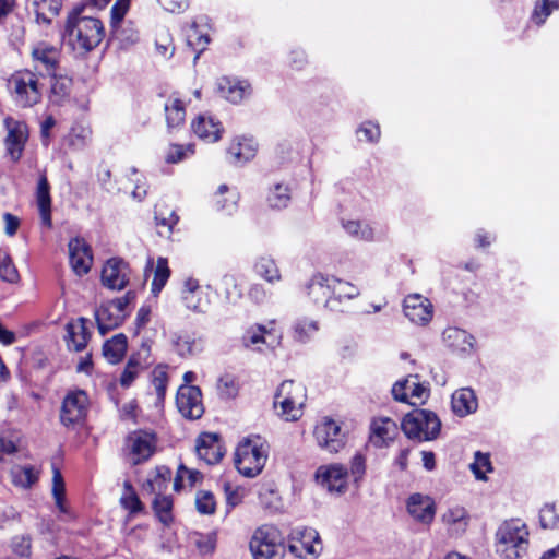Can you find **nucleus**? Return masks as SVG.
Returning <instances> with one entry per match:
<instances>
[{
	"label": "nucleus",
	"instance_id": "1",
	"mask_svg": "<svg viewBox=\"0 0 559 559\" xmlns=\"http://www.w3.org/2000/svg\"><path fill=\"white\" fill-rule=\"evenodd\" d=\"M307 297L330 311H342L344 306L360 295L352 282L331 274L314 273L305 285Z\"/></svg>",
	"mask_w": 559,
	"mask_h": 559
},
{
	"label": "nucleus",
	"instance_id": "2",
	"mask_svg": "<svg viewBox=\"0 0 559 559\" xmlns=\"http://www.w3.org/2000/svg\"><path fill=\"white\" fill-rule=\"evenodd\" d=\"M269 444L259 435L242 439L235 452V466L239 474L247 478L260 475L269 457Z\"/></svg>",
	"mask_w": 559,
	"mask_h": 559
},
{
	"label": "nucleus",
	"instance_id": "3",
	"mask_svg": "<svg viewBox=\"0 0 559 559\" xmlns=\"http://www.w3.org/2000/svg\"><path fill=\"white\" fill-rule=\"evenodd\" d=\"M66 36L73 50L87 52L100 44L105 29L96 17L72 15L67 21Z\"/></svg>",
	"mask_w": 559,
	"mask_h": 559
},
{
	"label": "nucleus",
	"instance_id": "4",
	"mask_svg": "<svg viewBox=\"0 0 559 559\" xmlns=\"http://www.w3.org/2000/svg\"><path fill=\"white\" fill-rule=\"evenodd\" d=\"M528 547V530L520 519L504 521L496 532V551L502 559H520Z\"/></svg>",
	"mask_w": 559,
	"mask_h": 559
},
{
	"label": "nucleus",
	"instance_id": "5",
	"mask_svg": "<svg viewBox=\"0 0 559 559\" xmlns=\"http://www.w3.org/2000/svg\"><path fill=\"white\" fill-rule=\"evenodd\" d=\"M306 388L294 380H284L274 394V408L285 421H297L304 415Z\"/></svg>",
	"mask_w": 559,
	"mask_h": 559
},
{
	"label": "nucleus",
	"instance_id": "6",
	"mask_svg": "<svg viewBox=\"0 0 559 559\" xmlns=\"http://www.w3.org/2000/svg\"><path fill=\"white\" fill-rule=\"evenodd\" d=\"M401 428L408 439L427 442L440 435L441 420L431 411L415 409L403 418Z\"/></svg>",
	"mask_w": 559,
	"mask_h": 559
},
{
	"label": "nucleus",
	"instance_id": "7",
	"mask_svg": "<svg viewBox=\"0 0 559 559\" xmlns=\"http://www.w3.org/2000/svg\"><path fill=\"white\" fill-rule=\"evenodd\" d=\"M9 84L19 106L32 107L41 100L44 84L39 74L28 69L19 70L11 75Z\"/></svg>",
	"mask_w": 559,
	"mask_h": 559
},
{
	"label": "nucleus",
	"instance_id": "8",
	"mask_svg": "<svg viewBox=\"0 0 559 559\" xmlns=\"http://www.w3.org/2000/svg\"><path fill=\"white\" fill-rule=\"evenodd\" d=\"M253 559H283L285 549L278 531L270 525L258 527L249 542Z\"/></svg>",
	"mask_w": 559,
	"mask_h": 559
},
{
	"label": "nucleus",
	"instance_id": "9",
	"mask_svg": "<svg viewBox=\"0 0 559 559\" xmlns=\"http://www.w3.org/2000/svg\"><path fill=\"white\" fill-rule=\"evenodd\" d=\"M157 437L147 430H134L128 435L124 442V456L133 465L147 461L155 452Z\"/></svg>",
	"mask_w": 559,
	"mask_h": 559
},
{
	"label": "nucleus",
	"instance_id": "10",
	"mask_svg": "<svg viewBox=\"0 0 559 559\" xmlns=\"http://www.w3.org/2000/svg\"><path fill=\"white\" fill-rule=\"evenodd\" d=\"M90 400L83 390L67 393L60 409V421L68 429H74L84 424L88 413Z\"/></svg>",
	"mask_w": 559,
	"mask_h": 559
},
{
	"label": "nucleus",
	"instance_id": "11",
	"mask_svg": "<svg viewBox=\"0 0 559 559\" xmlns=\"http://www.w3.org/2000/svg\"><path fill=\"white\" fill-rule=\"evenodd\" d=\"M322 549L320 535L314 528H297L289 536L288 550L296 558L318 559Z\"/></svg>",
	"mask_w": 559,
	"mask_h": 559
},
{
	"label": "nucleus",
	"instance_id": "12",
	"mask_svg": "<svg viewBox=\"0 0 559 559\" xmlns=\"http://www.w3.org/2000/svg\"><path fill=\"white\" fill-rule=\"evenodd\" d=\"M313 438L320 449L331 454L341 452L346 444V437L342 432L341 425L329 416L316 424Z\"/></svg>",
	"mask_w": 559,
	"mask_h": 559
},
{
	"label": "nucleus",
	"instance_id": "13",
	"mask_svg": "<svg viewBox=\"0 0 559 559\" xmlns=\"http://www.w3.org/2000/svg\"><path fill=\"white\" fill-rule=\"evenodd\" d=\"M281 340V332L277 329L275 319L265 323L250 325L242 334L241 342L246 348L262 350L264 346L270 347Z\"/></svg>",
	"mask_w": 559,
	"mask_h": 559
},
{
	"label": "nucleus",
	"instance_id": "14",
	"mask_svg": "<svg viewBox=\"0 0 559 559\" xmlns=\"http://www.w3.org/2000/svg\"><path fill=\"white\" fill-rule=\"evenodd\" d=\"M319 486L332 495H344L348 488V469L341 463L321 465L314 473Z\"/></svg>",
	"mask_w": 559,
	"mask_h": 559
},
{
	"label": "nucleus",
	"instance_id": "15",
	"mask_svg": "<svg viewBox=\"0 0 559 559\" xmlns=\"http://www.w3.org/2000/svg\"><path fill=\"white\" fill-rule=\"evenodd\" d=\"M127 297H119L102 304L95 311V320L100 334L118 328L127 317Z\"/></svg>",
	"mask_w": 559,
	"mask_h": 559
},
{
	"label": "nucleus",
	"instance_id": "16",
	"mask_svg": "<svg viewBox=\"0 0 559 559\" xmlns=\"http://www.w3.org/2000/svg\"><path fill=\"white\" fill-rule=\"evenodd\" d=\"M392 395L396 401L416 405L428 399L429 388L417 376H408L393 384Z\"/></svg>",
	"mask_w": 559,
	"mask_h": 559
},
{
	"label": "nucleus",
	"instance_id": "17",
	"mask_svg": "<svg viewBox=\"0 0 559 559\" xmlns=\"http://www.w3.org/2000/svg\"><path fill=\"white\" fill-rule=\"evenodd\" d=\"M129 264L120 258H110L103 265L100 282L111 290H122L130 280Z\"/></svg>",
	"mask_w": 559,
	"mask_h": 559
},
{
	"label": "nucleus",
	"instance_id": "18",
	"mask_svg": "<svg viewBox=\"0 0 559 559\" xmlns=\"http://www.w3.org/2000/svg\"><path fill=\"white\" fill-rule=\"evenodd\" d=\"M176 405L179 413L187 419H199L204 413L201 390L194 385L179 386Z\"/></svg>",
	"mask_w": 559,
	"mask_h": 559
},
{
	"label": "nucleus",
	"instance_id": "19",
	"mask_svg": "<svg viewBox=\"0 0 559 559\" xmlns=\"http://www.w3.org/2000/svg\"><path fill=\"white\" fill-rule=\"evenodd\" d=\"M7 136L4 140L5 148L12 160L16 162L22 157L25 144L28 139V128L24 121L12 117L4 119Z\"/></svg>",
	"mask_w": 559,
	"mask_h": 559
},
{
	"label": "nucleus",
	"instance_id": "20",
	"mask_svg": "<svg viewBox=\"0 0 559 559\" xmlns=\"http://www.w3.org/2000/svg\"><path fill=\"white\" fill-rule=\"evenodd\" d=\"M403 311L405 317L416 325H426L433 317L431 301L417 293L409 294L404 298Z\"/></svg>",
	"mask_w": 559,
	"mask_h": 559
},
{
	"label": "nucleus",
	"instance_id": "21",
	"mask_svg": "<svg viewBox=\"0 0 559 559\" xmlns=\"http://www.w3.org/2000/svg\"><path fill=\"white\" fill-rule=\"evenodd\" d=\"M399 435L396 423L389 417L374 418L370 424L369 441L377 448H388Z\"/></svg>",
	"mask_w": 559,
	"mask_h": 559
},
{
	"label": "nucleus",
	"instance_id": "22",
	"mask_svg": "<svg viewBox=\"0 0 559 559\" xmlns=\"http://www.w3.org/2000/svg\"><path fill=\"white\" fill-rule=\"evenodd\" d=\"M409 516L423 524H430L436 515V504L431 497L419 492L412 493L406 500Z\"/></svg>",
	"mask_w": 559,
	"mask_h": 559
},
{
	"label": "nucleus",
	"instance_id": "23",
	"mask_svg": "<svg viewBox=\"0 0 559 559\" xmlns=\"http://www.w3.org/2000/svg\"><path fill=\"white\" fill-rule=\"evenodd\" d=\"M195 452L205 464H217L224 455V448L218 435L213 432L201 433L195 442Z\"/></svg>",
	"mask_w": 559,
	"mask_h": 559
},
{
	"label": "nucleus",
	"instance_id": "24",
	"mask_svg": "<svg viewBox=\"0 0 559 559\" xmlns=\"http://www.w3.org/2000/svg\"><path fill=\"white\" fill-rule=\"evenodd\" d=\"M69 259L73 271L78 275L86 274L92 266L93 255L90 246L83 238H73L69 241Z\"/></svg>",
	"mask_w": 559,
	"mask_h": 559
},
{
	"label": "nucleus",
	"instance_id": "25",
	"mask_svg": "<svg viewBox=\"0 0 559 559\" xmlns=\"http://www.w3.org/2000/svg\"><path fill=\"white\" fill-rule=\"evenodd\" d=\"M181 299L185 306L192 311H205L210 305L207 294L201 287L198 280L188 277L183 282Z\"/></svg>",
	"mask_w": 559,
	"mask_h": 559
},
{
	"label": "nucleus",
	"instance_id": "26",
	"mask_svg": "<svg viewBox=\"0 0 559 559\" xmlns=\"http://www.w3.org/2000/svg\"><path fill=\"white\" fill-rule=\"evenodd\" d=\"M191 130L200 140L207 143L217 142L224 132L221 121L205 114L192 119Z\"/></svg>",
	"mask_w": 559,
	"mask_h": 559
},
{
	"label": "nucleus",
	"instance_id": "27",
	"mask_svg": "<svg viewBox=\"0 0 559 559\" xmlns=\"http://www.w3.org/2000/svg\"><path fill=\"white\" fill-rule=\"evenodd\" d=\"M88 323L90 321L83 317L71 320L67 323L66 342L69 349L74 352H82L85 349L91 337Z\"/></svg>",
	"mask_w": 559,
	"mask_h": 559
},
{
	"label": "nucleus",
	"instance_id": "28",
	"mask_svg": "<svg viewBox=\"0 0 559 559\" xmlns=\"http://www.w3.org/2000/svg\"><path fill=\"white\" fill-rule=\"evenodd\" d=\"M216 87L223 98L234 104L240 103L251 93L250 84L247 81L230 76L217 79Z\"/></svg>",
	"mask_w": 559,
	"mask_h": 559
},
{
	"label": "nucleus",
	"instance_id": "29",
	"mask_svg": "<svg viewBox=\"0 0 559 559\" xmlns=\"http://www.w3.org/2000/svg\"><path fill=\"white\" fill-rule=\"evenodd\" d=\"M35 201L40 224L50 229L52 227L50 187L44 174L40 175L37 182Z\"/></svg>",
	"mask_w": 559,
	"mask_h": 559
},
{
	"label": "nucleus",
	"instance_id": "30",
	"mask_svg": "<svg viewBox=\"0 0 559 559\" xmlns=\"http://www.w3.org/2000/svg\"><path fill=\"white\" fill-rule=\"evenodd\" d=\"M442 340L444 345L455 353L469 354L474 349L473 335L456 326H448L442 333Z\"/></svg>",
	"mask_w": 559,
	"mask_h": 559
},
{
	"label": "nucleus",
	"instance_id": "31",
	"mask_svg": "<svg viewBox=\"0 0 559 559\" xmlns=\"http://www.w3.org/2000/svg\"><path fill=\"white\" fill-rule=\"evenodd\" d=\"M257 152L258 144L249 136H236L227 148V154L235 164H243L251 160Z\"/></svg>",
	"mask_w": 559,
	"mask_h": 559
},
{
	"label": "nucleus",
	"instance_id": "32",
	"mask_svg": "<svg viewBox=\"0 0 559 559\" xmlns=\"http://www.w3.org/2000/svg\"><path fill=\"white\" fill-rule=\"evenodd\" d=\"M478 408V401L475 392L469 388H461L451 396V409L459 417H466L474 414Z\"/></svg>",
	"mask_w": 559,
	"mask_h": 559
},
{
	"label": "nucleus",
	"instance_id": "33",
	"mask_svg": "<svg viewBox=\"0 0 559 559\" xmlns=\"http://www.w3.org/2000/svg\"><path fill=\"white\" fill-rule=\"evenodd\" d=\"M51 495L59 513L63 515L66 520H74L75 515L67 502L66 484L62 474L55 465L52 466Z\"/></svg>",
	"mask_w": 559,
	"mask_h": 559
},
{
	"label": "nucleus",
	"instance_id": "34",
	"mask_svg": "<svg viewBox=\"0 0 559 559\" xmlns=\"http://www.w3.org/2000/svg\"><path fill=\"white\" fill-rule=\"evenodd\" d=\"M32 58L36 67H41L50 73L56 70L59 62V51L55 46L40 41L33 47Z\"/></svg>",
	"mask_w": 559,
	"mask_h": 559
},
{
	"label": "nucleus",
	"instance_id": "35",
	"mask_svg": "<svg viewBox=\"0 0 559 559\" xmlns=\"http://www.w3.org/2000/svg\"><path fill=\"white\" fill-rule=\"evenodd\" d=\"M40 469L33 465H14L10 469L11 483L23 490L31 489L39 479Z\"/></svg>",
	"mask_w": 559,
	"mask_h": 559
},
{
	"label": "nucleus",
	"instance_id": "36",
	"mask_svg": "<svg viewBox=\"0 0 559 559\" xmlns=\"http://www.w3.org/2000/svg\"><path fill=\"white\" fill-rule=\"evenodd\" d=\"M171 480V471L166 466H157L146 478L142 488L156 497L164 496Z\"/></svg>",
	"mask_w": 559,
	"mask_h": 559
},
{
	"label": "nucleus",
	"instance_id": "37",
	"mask_svg": "<svg viewBox=\"0 0 559 559\" xmlns=\"http://www.w3.org/2000/svg\"><path fill=\"white\" fill-rule=\"evenodd\" d=\"M72 80L67 75H52L49 91V102L63 106L71 100Z\"/></svg>",
	"mask_w": 559,
	"mask_h": 559
},
{
	"label": "nucleus",
	"instance_id": "38",
	"mask_svg": "<svg viewBox=\"0 0 559 559\" xmlns=\"http://www.w3.org/2000/svg\"><path fill=\"white\" fill-rule=\"evenodd\" d=\"M320 330L318 320L310 317H299L292 324V336L298 343H307L312 340Z\"/></svg>",
	"mask_w": 559,
	"mask_h": 559
},
{
	"label": "nucleus",
	"instance_id": "39",
	"mask_svg": "<svg viewBox=\"0 0 559 559\" xmlns=\"http://www.w3.org/2000/svg\"><path fill=\"white\" fill-rule=\"evenodd\" d=\"M61 5V0H32L36 23L39 25H49L59 14Z\"/></svg>",
	"mask_w": 559,
	"mask_h": 559
},
{
	"label": "nucleus",
	"instance_id": "40",
	"mask_svg": "<svg viewBox=\"0 0 559 559\" xmlns=\"http://www.w3.org/2000/svg\"><path fill=\"white\" fill-rule=\"evenodd\" d=\"M128 347L127 336L122 333L114 335L103 345V355L110 364L119 362L126 355Z\"/></svg>",
	"mask_w": 559,
	"mask_h": 559
},
{
	"label": "nucleus",
	"instance_id": "41",
	"mask_svg": "<svg viewBox=\"0 0 559 559\" xmlns=\"http://www.w3.org/2000/svg\"><path fill=\"white\" fill-rule=\"evenodd\" d=\"M238 200V192L235 189H230L227 185H221L214 194L216 209L227 214H233L237 210Z\"/></svg>",
	"mask_w": 559,
	"mask_h": 559
},
{
	"label": "nucleus",
	"instance_id": "42",
	"mask_svg": "<svg viewBox=\"0 0 559 559\" xmlns=\"http://www.w3.org/2000/svg\"><path fill=\"white\" fill-rule=\"evenodd\" d=\"M165 115L168 129L182 126L186 119L183 102L178 96L171 95L165 103Z\"/></svg>",
	"mask_w": 559,
	"mask_h": 559
},
{
	"label": "nucleus",
	"instance_id": "43",
	"mask_svg": "<svg viewBox=\"0 0 559 559\" xmlns=\"http://www.w3.org/2000/svg\"><path fill=\"white\" fill-rule=\"evenodd\" d=\"M442 522L453 532L462 533L468 525V514L464 507H450L442 514Z\"/></svg>",
	"mask_w": 559,
	"mask_h": 559
},
{
	"label": "nucleus",
	"instance_id": "44",
	"mask_svg": "<svg viewBox=\"0 0 559 559\" xmlns=\"http://www.w3.org/2000/svg\"><path fill=\"white\" fill-rule=\"evenodd\" d=\"M131 0H116L110 10V28L111 34L117 39L122 40V27L121 22L130 9Z\"/></svg>",
	"mask_w": 559,
	"mask_h": 559
},
{
	"label": "nucleus",
	"instance_id": "45",
	"mask_svg": "<svg viewBox=\"0 0 559 559\" xmlns=\"http://www.w3.org/2000/svg\"><path fill=\"white\" fill-rule=\"evenodd\" d=\"M254 270L260 277L271 284L281 281V272L271 257H260L254 264Z\"/></svg>",
	"mask_w": 559,
	"mask_h": 559
},
{
	"label": "nucleus",
	"instance_id": "46",
	"mask_svg": "<svg viewBox=\"0 0 559 559\" xmlns=\"http://www.w3.org/2000/svg\"><path fill=\"white\" fill-rule=\"evenodd\" d=\"M266 202L272 209H285L290 202V191L288 186L276 183L271 187L266 195Z\"/></svg>",
	"mask_w": 559,
	"mask_h": 559
},
{
	"label": "nucleus",
	"instance_id": "47",
	"mask_svg": "<svg viewBox=\"0 0 559 559\" xmlns=\"http://www.w3.org/2000/svg\"><path fill=\"white\" fill-rule=\"evenodd\" d=\"M191 542L198 549L201 556H211L214 554L217 545V533H193L191 535Z\"/></svg>",
	"mask_w": 559,
	"mask_h": 559
},
{
	"label": "nucleus",
	"instance_id": "48",
	"mask_svg": "<svg viewBox=\"0 0 559 559\" xmlns=\"http://www.w3.org/2000/svg\"><path fill=\"white\" fill-rule=\"evenodd\" d=\"M195 153L194 144L188 143V144H169L167 147L164 159L167 164H178L181 163L191 156H193Z\"/></svg>",
	"mask_w": 559,
	"mask_h": 559
},
{
	"label": "nucleus",
	"instance_id": "49",
	"mask_svg": "<svg viewBox=\"0 0 559 559\" xmlns=\"http://www.w3.org/2000/svg\"><path fill=\"white\" fill-rule=\"evenodd\" d=\"M348 478L356 487H360L367 474V457L362 452H356L349 460Z\"/></svg>",
	"mask_w": 559,
	"mask_h": 559
},
{
	"label": "nucleus",
	"instance_id": "50",
	"mask_svg": "<svg viewBox=\"0 0 559 559\" xmlns=\"http://www.w3.org/2000/svg\"><path fill=\"white\" fill-rule=\"evenodd\" d=\"M170 276V269L168 266V261L166 258L159 257L156 261V265L154 269V276L152 280L151 290L152 294L156 297L162 289L165 287Z\"/></svg>",
	"mask_w": 559,
	"mask_h": 559
},
{
	"label": "nucleus",
	"instance_id": "51",
	"mask_svg": "<svg viewBox=\"0 0 559 559\" xmlns=\"http://www.w3.org/2000/svg\"><path fill=\"white\" fill-rule=\"evenodd\" d=\"M152 384L156 393V404L162 405L166 395L168 385L167 367L164 365L156 366L152 371Z\"/></svg>",
	"mask_w": 559,
	"mask_h": 559
},
{
	"label": "nucleus",
	"instance_id": "52",
	"mask_svg": "<svg viewBox=\"0 0 559 559\" xmlns=\"http://www.w3.org/2000/svg\"><path fill=\"white\" fill-rule=\"evenodd\" d=\"M153 510L155 512L156 518L159 520V522L165 525L169 526L173 521V500L168 496H158L155 497L153 501Z\"/></svg>",
	"mask_w": 559,
	"mask_h": 559
},
{
	"label": "nucleus",
	"instance_id": "53",
	"mask_svg": "<svg viewBox=\"0 0 559 559\" xmlns=\"http://www.w3.org/2000/svg\"><path fill=\"white\" fill-rule=\"evenodd\" d=\"M120 504L130 514H136L143 510V503L141 502L138 493L129 481H124L123 484Z\"/></svg>",
	"mask_w": 559,
	"mask_h": 559
},
{
	"label": "nucleus",
	"instance_id": "54",
	"mask_svg": "<svg viewBox=\"0 0 559 559\" xmlns=\"http://www.w3.org/2000/svg\"><path fill=\"white\" fill-rule=\"evenodd\" d=\"M557 9H559V0H538L534 5L531 21L535 25L540 26Z\"/></svg>",
	"mask_w": 559,
	"mask_h": 559
},
{
	"label": "nucleus",
	"instance_id": "55",
	"mask_svg": "<svg viewBox=\"0 0 559 559\" xmlns=\"http://www.w3.org/2000/svg\"><path fill=\"white\" fill-rule=\"evenodd\" d=\"M344 230L357 239L370 241L374 237L373 229L367 223L360 221L347 219L343 221Z\"/></svg>",
	"mask_w": 559,
	"mask_h": 559
},
{
	"label": "nucleus",
	"instance_id": "56",
	"mask_svg": "<svg viewBox=\"0 0 559 559\" xmlns=\"http://www.w3.org/2000/svg\"><path fill=\"white\" fill-rule=\"evenodd\" d=\"M539 522L544 528L559 527V504L545 503L539 510Z\"/></svg>",
	"mask_w": 559,
	"mask_h": 559
},
{
	"label": "nucleus",
	"instance_id": "57",
	"mask_svg": "<svg viewBox=\"0 0 559 559\" xmlns=\"http://www.w3.org/2000/svg\"><path fill=\"white\" fill-rule=\"evenodd\" d=\"M469 467L478 480H486L487 474L492 472L489 455L481 452L475 453L474 462L471 463Z\"/></svg>",
	"mask_w": 559,
	"mask_h": 559
},
{
	"label": "nucleus",
	"instance_id": "58",
	"mask_svg": "<svg viewBox=\"0 0 559 559\" xmlns=\"http://www.w3.org/2000/svg\"><path fill=\"white\" fill-rule=\"evenodd\" d=\"M223 490L225 493L226 504L229 509L239 506L247 496V490L245 487L234 485L229 481H225L223 484Z\"/></svg>",
	"mask_w": 559,
	"mask_h": 559
},
{
	"label": "nucleus",
	"instance_id": "59",
	"mask_svg": "<svg viewBox=\"0 0 559 559\" xmlns=\"http://www.w3.org/2000/svg\"><path fill=\"white\" fill-rule=\"evenodd\" d=\"M0 277L9 283H15L19 280V272L14 266L9 253L0 249Z\"/></svg>",
	"mask_w": 559,
	"mask_h": 559
},
{
	"label": "nucleus",
	"instance_id": "60",
	"mask_svg": "<svg viewBox=\"0 0 559 559\" xmlns=\"http://www.w3.org/2000/svg\"><path fill=\"white\" fill-rule=\"evenodd\" d=\"M142 370V365L138 357L131 356L120 376V384L124 388L130 386Z\"/></svg>",
	"mask_w": 559,
	"mask_h": 559
},
{
	"label": "nucleus",
	"instance_id": "61",
	"mask_svg": "<svg viewBox=\"0 0 559 559\" xmlns=\"http://www.w3.org/2000/svg\"><path fill=\"white\" fill-rule=\"evenodd\" d=\"M217 392L223 399H233L238 393V382L235 377L225 374L218 379Z\"/></svg>",
	"mask_w": 559,
	"mask_h": 559
},
{
	"label": "nucleus",
	"instance_id": "62",
	"mask_svg": "<svg viewBox=\"0 0 559 559\" xmlns=\"http://www.w3.org/2000/svg\"><path fill=\"white\" fill-rule=\"evenodd\" d=\"M197 510L202 514H212L215 512L216 502L212 492L199 491L195 497Z\"/></svg>",
	"mask_w": 559,
	"mask_h": 559
},
{
	"label": "nucleus",
	"instance_id": "63",
	"mask_svg": "<svg viewBox=\"0 0 559 559\" xmlns=\"http://www.w3.org/2000/svg\"><path fill=\"white\" fill-rule=\"evenodd\" d=\"M187 41L189 46H191L194 50L198 51V53L194 57V60H197L199 58V53L202 50H204V48L209 44V37L206 35L200 34L197 26L192 25V27L189 29L187 34Z\"/></svg>",
	"mask_w": 559,
	"mask_h": 559
},
{
	"label": "nucleus",
	"instance_id": "64",
	"mask_svg": "<svg viewBox=\"0 0 559 559\" xmlns=\"http://www.w3.org/2000/svg\"><path fill=\"white\" fill-rule=\"evenodd\" d=\"M357 134L360 141L377 142L380 138V127L377 123L367 121L361 123Z\"/></svg>",
	"mask_w": 559,
	"mask_h": 559
}]
</instances>
